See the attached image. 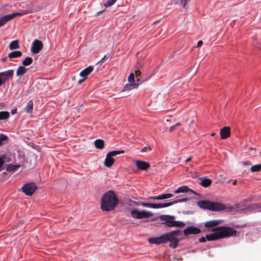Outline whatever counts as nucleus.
<instances>
[{
  "mask_svg": "<svg viewBox=\"0 0 261 261\" xmlns=\"http://www.w3.org/2000/svg\"><path fill=\"white\" fill-rule=\"evenodd\" d=\"M181 234L179 230H175L165 233L158 237H152L148 239V242L150 244L160 245L170 242L169 247L172 249L176 248L179 242L177 237Z\"/></svg>",
  "mask_w": 261,
  "mask_h": 261,
  "instance_id": "f257e3e1",
  "label": "nucleus"
},
{
  "mask_svg": "<svg viewBox=\"0 0 261 261\" xmlns=\"http://www.w3.org/2000/svg\"><path fill=\"white\" fill-rule=\"evenodd\" d=\"M119 200L115 193L110 190L105 193L101 199V209L103 211H113L117 205Z\"/></svg>",
  "mask_w": 261,
  "mask_h": 261,
  "instance_id": "f03ea898",
  "label": "nucleus"
},
{
  "mask_svg": "<svg viewBox=\"0 0 261 261\" xmlns=\"http://www.w3.org/2000/svg\"><path fill=\"white\" fill-rule=\"evenodd\" d=\"M229 213L232 214L242 213L251 211L261 212V204H252L250 205L236 204L233 206H229Z\"/></svg>",
  "mask_w": 261,
  "mask_h": 261,
  "instance_id": "7ed1b4c3",
  "label": "nucleus"
},
{
  "mask_svg": "<svg viewBox=\"0 0 261 261\" xmlns=\"http://www.w3.org/2000/svg\"><path fill=\"white\" fill-rule=\"evenodd\" d=\"M197 205L201 208L212 211H219L225 209L223 204L209 200L199 201L197 202Z\"/></svg>",
  "mask_w": 261,
  "mask_h": 261,
  "instance_id": "20e7f679",
  "label": "nucleus"
},
{
  "mask_svg": "<svg viewBox=\"0 0 261 261\" xmlns=\"http://www.w3.org/2000/svg\"><path fill=\"white\" fill-rule=\"evenodd\" d=\"M215 230L217 231L215 233L206 235V239L207 241H215L224 237H228V227H219L213 229V231Z\"/></svg>",
  "mask_w": 261,
  "mask_h": 261,
  "instance_id": "39448f33",
  "label": "nucleus"
},
{
  "mask_svg": "<svg viewBox=\"0 0 261 261\" xmlns=\"http://www.w3.org/2000/svg\"><path fill=\"white\" fill-rule=\"evenodd\" d=\"M160 219L164 222L162 224L167 227H182L185 225V223L182 221H175V217L170 215H161Z\"/></svg>",
  "mask_w": 261,
  "mask_h": 261,
  "instance_id": "423d86ee",
  "label": "nucleus"
},
{
  "mask_svg": "<svg viewBox=\"0 0 261 261\" xmlns=\"http://www.w3.org/2000/svg\"><path fill=\"white\" fill-rule=\"evenodd\" d=\"M130 215L133 218L141 219L148 218L153 216L152 213L146 211H139L137 209L130 212Z\"/></svg>",
  "mask_w": 261,
  "mask_h": 261,
  "instance_id": "0eeeda50",
  "label": "nucleus"
},
{
  "mask_svg": "<svg viewBox=\"0 0 261 261\" xmlns=\"http://www.w3.org/2000/svg\"><path fill=\"white\" fill-rule=\"evenodd\" d=\"M37 187L34 182L27 183L22 187V191L27 196H32L37 190Z\"/></svg>",
  "mask_w": 261,
  "mask_h": 261,
  "instance_id": "6e6552de",
  "label": "nucleus"
},
{
  "mask_svg": "<svg viewBox=\"0 0 261 261\" xmlns=\"http://www.w3.org/2000/svg\"><path fill=\"white\" fill-rule=\"evenodd\" d=\"M128 81L129 83L125 86L124 88L125 91L133 90V89L137 88L139 85V83L135 82V74L133 72L129 75Z\"/></svg>",
  "mask_w": 261,
  "mask_h": 261,
  "instance_id": "1a4fd4ad",
  "label": "nucleus"
},
{
  "mask_svg": "<svg viewBox=\"0 0 261 261\" xmlns=\"http://www.w3.org/2000/svg\"><path fill=\"white\" fill-rule=\"evenodd\" d=\"M14 70L13 69H9L5 71L0 72V76L3 81V84L9 80L12 79L14 75Z\"/></svg>",
  "mask_w": 261,
  "mask_h": 261,
  "instance_id": "9d476101",
  "label": "nucleus"
},
{
  "mask_svg": "<svg viewBox=\"0 0 261 261\" xmlns=\"http://www.w3.org/2000/svg\"><path fill=\"white\" fill-rule=\"evenodd\" d=\"M43 46V43L41 41L35 40L32 43L31 51L34 54H37L42 49Z\"/></svg>",
  "mask_w": 261,
  "mask_h": 261,
  "instance_id": "9b49d317",
  "label": "nucleus"
},
{
  "mask_svg": "<svg viewBox=\"0 0 261 261\" xmlns=\"http://www.w3.org/2000/svg\"><path fill=\"white\" fill-rule=\"evenodd\" d=\"M201 232V230L194 226H189L184 230V233L185 236H188L190 234H196Z\"/></svg>",
  "mask_w": 261,
  "mask_h": 261,
  "instance_id": "f8f14e48",
  "label": "nucleus"
},
{
  "mask_svg": "<svg viewBox=\"0 0 261 261\" xmlns=\"http://www.w3.org/2000/svg\"><path fill=\"white\" fill-rule=\"evenodd\" d=\"M136 166L140 170H147L150 167V164L145 161L137 160L136 162Z\"/></svg>",
  "mask_w": 261,
  "mask_h": 261,
  "instance_id": "ddd939ff",
  "label": "nucleus"
},
{
  "mask_svg": "<svg viewBox=\"0 0 261 261\" xmlns=\"http://www.w3.org/2000/svg\"><path fill=\"white\" fill-rule=\"evenodd\" d=\"M221 220H212L205 222L204 226L205 228H210L216 226L222 222Z\"/></svg>",
  "mask_w": 261,
  "mask_h": 261,
  "instance_id": "4468645a",
  "label": "nucleus"
},
{
  "mask_svg": "<svg viewBox=\"0 0 261 261\" xmlns=\"http://www.w3.org/2000/svg\"><path fill=\"white\" fill-rule=\"evenodd\" d=\"M93 69L94 67L92 65H90L81 71L80 73V75L83 77H84L85 79H87L88 75H89L93 71Z\"/></svg>",
  "mask_w": 261,
  "mask_h": 261,
  "instance_id": "2eb2a0df",
  "label": "nucleus"
},
{
  "mask_svg": "<svg viewBox=\"0 0 261 261\" xmlns=\"http://www.w3.org/2000/svg\"><path fill=\"white\" fill-rule=\"evenodd\" d=\"M187 192H190L193 194H196L194 191L190 189L186 186H183L179 187L174 191V193H185Z\"/></svg>",
  "mask_w": 261,
  "mask_h": 261,
  "instance_id": "dca6fc26",
  "label": "nucleus"
},
{
  "mask_svg": "<svg viewBox=\"0 0 261 261\" xmlns=\"http://www.w3.org/2000/svg\"><path fill=\"white\" fill-rule=\"evenodd\" d=\"M114 159L108 153L105 161V165L107 167H110L114 164Z\"/></svg>",
  "mask_w": 261,
  "mask_h": 261,
  "instance_id": "f3484780",
  "label": "nucleus"
},
{
  "mask_svg": "<svg viewBox=\"0 0 261 261\" xmlns=\"http://www.w3.org/2000/svg\"><path fill=\"white\" fill-rule=\"evenodd\" d=\"M22 55V53L21 51L17 50L12 51L8 54V58L11 60L13 58H19Z\"/></svg>",
  "mask_w": 261,
  "mask_h": 261,
  "instance_id": "a211bd4d",
  "label": "nucleus"
},
{
  "mask_svg": "<svg viewBox=\"0 0 261 261\" xmlns=\"http://www.w3.org/2000/svg\"><path fill=\"white\" fill-rule=\"evenodd\" d=\"M220 135L222 139L228 137V126H225L220 130Z\"/></svg>",
  "mask_w": 261,
  "mask_h": 261,
  "instance_id": "6ab92c4d",
  "label": "nucleus"
},
{
  "mask_svg": "<svg viewBox=\"0 0 261 261\" xmlns=\"http://www.w3.org/2000/svg\"><path fill=\"white\" fill-rule=\"evenodd\" d=\"M33 105L34 103L33 100H29L27 106L24 108L25 112L29 114L32 113L33 109Z\"/></svg>",
  "mask_w": 261,
  "mask_h": 261,
  "instance_id": "aec40b11",
  "label": "nucleus"
},
{
  "mask_svg": "<svg viewBox=\"0 0 261 261\" xmlns=\"http://www.w3.org/2000/svg\"><path fill=\"white\" fill-rule=\"evenodd\" d=\"M95 147L99 149H101L104 148L105 141L102 139H97L94 142Z\"/></svg>",
  "mask_w": 261,
  "mask_h": 261,
  "instance_id": "412c9836",
  "label": "nucleus"
},
{
  "mask_svg": "<svg viewBox=\"0 0 261 261\" xmlns=\"http://www.w3.org/2000/svg\"><path fill=\"white\" fill-rule=\"evenodd\" d=\"M27 69L23 66H20L17 69L16 75L18 76H21L25 74Z\"/></svg>",
  "mask_w": 261,
  "mask_h": 261,
  "instance_id": "4be33fe9",
  "label": "nucleus"
},
{
  "mask_svg": "<svg viewBox=\"0 0 261 261\" xmlns=\"http://www.w3.org/2000/svg\"><path fill=\"white\" fill-rule=\"evenodd\" d=\"M9 48L11 50H14L19 48V41L18 40H15L12 41L9 44Z\"/></svg>",
  "mask_w": 261,
  "mask_h": 261,
  "instance_id": "5701e85b",
  "label": "nucleus"
},
{
  "mask_svg": "<svg viewBox=\"0 0 261 261\" xmlns=\"http://www.w3.org/2000/svg\"><path fill=\"white\" fill-rule=\"evenodd\" d=\"M11 17L8 15H5L0 18V27L4 26L7 22L10 20Z\"/></svg>",
  "mask_w": 261,
  "mask_h": 261,
  "instance_id": "b1692460",
  "label": "nucleus"
},
{
  "mask_svg": "<svg viewBox=\"0 0 261 261\" xmlns=\"http://www.w3.org/2000/svg\"><path fill=\"white\" fill-rule=\"evenodd\" d=\"M212 184V180L209 178H201L200 184L204 187H207Z\"/></svg>",
  "mask_w": 261,
  "mask_h": 261,
  "instance_id": "393cba45",
  "label": "nucleus"
},
{
  "mask_svg": "<svg viewBox=\"0 0 261 261\" xmlns=\"http://www.w3.org/2000/svg\"><path fill=\"white\" fill-rule=\"evenodd\" d=\"M136 205H141L145 207H150L152 208H155L156 204L155 203H145V202H141L138 203L136 202Z\"/></svg>",
  "mask_w": 261,
  "mask_h": 261,
  "instance_id": "a878e982",
  "label": "nucleus"
},
{
  "mask_svg": "<svg viewBox=\"0 0 261 261\" xmlns=\"http://www.w3.org/2000/svg\"><path fill=\"white\" fill-rule=\"evenodd\" d=\"M10 117V113L7 111L0 112V120H6Z\"/></svg>",
  "mask_w": 261,
  "mask_h": 261,
  "instance_id": "bb28decb",
  "label": "nucleus"
},
{
  "mask_svg": "<svg viewBox=\"0 0 261 261\" xmlns=\"http://www.w3.org/2000/svg\"><path fill=\"white\" fill-rule=\"evenodd\" d=\"M19 165H14L12 164H9L7 167L6 170L8 172L15 171L18 168H19Z\"/></svg>",
  "mask_w": 261,
  "mask_h": 261,
  "instance_id": "cd10ccee",
  "label": "nucleus"
},
{
  "mask_svg": "<svg viewBox=\"0 0 261 261\" xmlns=\"http://www.w3.org/2000/svg\"><path fill=\"white\" fill-rule=\"evenodd\" d=\"M174 204V201L171 202L162 203V204H156L155 208L166 207L170 206Z\"/></svg>",
  "mask_w": 261,
  "mask_h": 261,
  "instance_id": "c85d7f7f",
  "label": "nucleus"
},
{
  "mask_svg": "<svg viewBox=\"0 0 261 261\" xmlns=\"http://www.w3.org/2000/svg\"><path fill=\"white\" fill-rule=\"evenodd\" d=\"M33 63V59L31 57H27L22 61V64L23 66L30 65Z\"/></svg>",
  "mask_w": 261,
  "mask_h": 261,
  "instance_id": "c756f323",
  "label": "nucleus"
},
{
  "mask_svg": "<svg viewBox=\"0 0 261 261\" xmlns=\"http://www.w3.org/2000/svg\"><path fill=\"white\" fill-rule=\"evenodd\" d=\"M250 170L252 172H259L261 171V164H257L252 166L250 168Z\"/></svg>",
  "mask_w": 261,
  "mask_h": 261,
  "instance_id": "7c9ffc66",
  "label": "nucleus"
},
{
  "mask_svg": "<svg viewBox=\"0 0 261 261\" xmlns=\"http://www.w3.org/2000/svg\"><path fill=\"white\" fill-rule=\"evenodd\" d=\"M125 151L123 150H113L112 151H110L108 152V153L111 156H114L120 154L124 153Z\"/></svg>",
  "mask_w": 261,
  "mask_h": 261,
  "instance_id": "2f4dec72",
  "label": "nucleus"
},
{
  "mask_svg": "<svg viewBox=\"0 0 261 261\" xmlns=\"http://www.w3.org/2000/svg\"><path fill=\"white\" fill-rule=\"evenodd\" d=\"M135 75L136 76V82L137 83H139V84H140L142 82H141L139 77L140 76H141V73L140 72V71L138 69L137 70H136L135 71Z\"/></svg>",
  "mask_w": 261,
  "mask_h": 261,
  "instance_id": "473e14b6",
  "label": "nucleus"
},
{
  "mask_svg": "<svg viewBox=\"0 0 261 261\" xmlns=\"http://www.w3.org/2000/svg\"><path fill=\"white\" fill-rule=\"evenodd\" d=\"M239 234V232L233 228L229 227V237H236L238 236Z\"/></svg>",
  "mask_w": 261,
  "mask_h": 261,
  "instance_id": "72a5a7b5",
  "label": "nucleus"
},
{
  "mask_svg": "<svg viewBox=\"0 0 261 261\" xmlns=\"http://www.w3.org/2000/svg\"><path fill=\"white\" fill-rule=\"evenodd\" d=\"M173 196V195L170 193H166V194H164L161 195V200H164L165 199H168V198L172 197Z\"/></svg>",
  "mask_w": 261,
  "mask_h": 261,
  "instance_id": "f704fd0d",
  "label": "nucleus"
},
{
  "mask_svg": "<svg viewBox=\"0 0 261 261\" xmlns=\"http://www.w3.org/2000/svg\"><path fill=\"white\" fill-rule=\"evenodd\" d=\"M8 139V137L4 134H0V146L2 145L3 142L6 141Z\"/></svg>",
  "mask_w": 261,
  "mask_h": 261,
  "instance_id": "c9c22d12",
  "label": "nucleus"
},
{
  "mask_svg": "<svg viewBox=\"0 0 261 261\" xmlns=\"http://www.w3.org/2000/svg\"><path fill=\"white\" fill-rule=\"evenodd\" d=\"M116 1L117 0H109L105 4V6L107 7H110L113 5Z\"/></svg>",
  "mask_w": 261,
  "mask_h": 261,
  "instance_id": "e433bc0d",
  "label": "nucleus"
},
{
  "mask_svg": "<svg viewBox=\"0 0 261 261\" xmlns=\"http://www.w3.org/2000/svg\"><path fill=\"white\" fill-rule=\"evenodd\" d=\"M5 158H5V155L0 156V169H1V168L3 167V166L4 165V164L5 163Z\"/></svg>",
  "mask_w": 261,
  "mask_h": 261,
  "instance_id": "4c0bfd02",
  "label": "nucleus"
},
{
  "mask_svg": "<svg viewBox=\"0 0 261 261\" xmlns=\"http://www.w3.org/2000/svg\"><path fill=\"white\" fill-rule=\"evenodd\" d=\"M8 15L11 17L10 20H11L16 16L21 15V14L20 13H14L12 14H8Z\"/></svg>",
  "mask_w": 261,
  "mask_h": 261,
  "instance_id": "58836bf2",
  "label": "nucleus"
},
{
  "mask_svg": "<svg viewBox=\"0 0 261 261\" xmlns=\"http://www.w3.org/2000/svg\"><path fill=\"white\" fill-rule=\"evenodd\" d=\"M152 150L151 147L150 146H146L143 147L142 150L141 152H147V151H151Z\"/></svg>",
  "mask_w": 261,
  "mask_h": 261,
  "instance_id": "ea45409f",
  "label": "nucleus"
},
{
  "mask_svg": "<svg viewBox=\"0 0 261 261\" xmlns=\"http://www.w3.org/2000/svg\"><path fill=\"white\" fill-rule=\"evenodd\" d=\"M188 199L187 198H182V199H178V200L174 201V204H175V203H178V202H186V201H188Z\"/></svg>",
  "mask_w": 261,
  "mask_h": 261,
  "instance_id": "a19ab883",
  "label": "nucleus"
},
{
  "mask_svg": "<svg viewBox=\"0 0 261 261\" xmlns=\"http://www.w3.org/2000/svg\"><path fill=\"white\" fill-rule=\"evenodd\" d=\"M109 56H108L107 55H105L104 57L99 61L98 63H100L101 64H102L107 59H108Z\"/></svg>",
  "mask_w": 261,
  "mask_h": 261,
  "instance_id": "79ce46f5",
  "label": "nucleus"
},
{
  "mask_svg": "<svg viewBox=\"0 0 261 261\" xmlns=\"http://www.w3.org/2000/svg\"><path fill=\"white\" fill-rule=\"evenodd\" d=\"M189 1V0H179L180 4L185 7L187 3Z\"/></svg>",
  "mask_w": 261,
  "mask_h": 261,
  "instance_id": "37998d69",
  "label": "nucleus"
},
{
  "mask_svg": "<svg viewBox=\"0 0 261 261\" xmlns=\"http://www.w3.org/2000/svg\"><path fill=\"white\" fill-rule=\"evenodd\" d=\"M206 237H202L199 239V242L200 243H204L206 241Z\"/></svg>",
  "mask_w": 261,
  "mask_h": 261,
  "instance_id": "c03bdc74",
  "label": "nucleus"
},
{
  "mask_svg": "<svg viewBox=\"0 0 261 261\" xmlns=\"http://www.w3.org/2000/svg\"><path fill=\"white\" fill-rule=\"evenodd\" d=\"M175 128H176V126H175V125L171 126L169 127V131L170 132H172L175 129Z\"/></svg>",
  "mask_w": 261,
  "mask_h": 261,
  "instance_id": "a18cd8bd",
  "label": "nucleus"
},
{
  "mask_svg": "<svg viewBox=\"0 0 261 261\" xmlns=\"http://www.w3.org/2000/svg\"><path fill=\"white\" fill-rule=\"evenodd\" d=\"M203 44V42L201 40L199 41L198 42H197V47H200Z\"/></svg>",
  "mask_w": 261,
  "mask_h": 261,
  "instance_id": "49530a36",
  "label": "nucleus"
},
{
  "mask_svg": "<svg viewBox=\"0 0 261 261\" xmlns=\"http://www.w3.org/2000/svg\"><path fill=\"white\" fill-rule=\"evenodd\" d=\"M11 113L12 115L15 114L17 113V109H12L11 111Z\"/></svg>",
  "mask_w": 261,
  "mask_h": 261,
  "instance_id": "de8ad7c7",
  "label": "nucleus"
},
{
  "mask_svg": "<svg viewBox=\"0 0 261 261\" xmlns=\"http://www.w3.org/2000/svg\"><path fill=\"white\" fill-rule=\"evenodd\" d=\"M86 80V79H85V78H84V77H83V79H81V80H79V81H78V82H77V83H78V84H82L83 82H84Z\"/></svg>",
  "mask_w": 261,
  "mask_h": 261,
  "instance_id": "09e8293b",
  "label": "nucleus"
},
{
  "mask_svg": "<svg viewBox=\"0 0 261 261\" xmlns=\"http://www.w3.org/2000/svg\"><path fill=\"white\" fill-rule=\"evenodd\" d=\"M174 125L176 126V127L177 126H181L182 123L181 122H178V123H176Z\"/></svg>",
  "mask_w": 261,
  "mask_h": 261,
  "instance_id": "8fccbe9b",
  "label": "nucleus"
},
{
  "mask_svg": "<svg viewBox=\"0 0 261 261\" xmlns=\"http://www.w3.org/2000/svg\"><path fill=\"white\" fill-rule=\"evenodd\" d=\"M155 200H161V195H159L158 196H155Z\"/></svg>",
  "mask_w": 261,
  "mask_h": 261,
  "instance_id": "3c124183",
  "label": "nucleus"
},
{
  "mask_svg": "<svg viewBox=\"0 0 261 261\" xmlns=\"http://www.w3.org/2000/svg\"><path fill=\"white\" fill-rule=\"evenodd\" d=\"M191 159H192V157H189V158H188L186 160V162H187H187H190V161L191 160Z\"/></svg>",
  "mask_w": 261,
  "mask_h": 261,
  "instance_id": "603ef678",
  "label": "nucleus"
},
{
  "mask_svg": "<svg viewBox=\"0 0 261 261\" xmlns=\"http://www.w3.org/2000/svg\"><path fill=\"white\" fill-rule=\"evenodd\" d=\"M149 199L155 200V196H154V197H150L149 198Z\"/></svg>",
  "mask_w": 261,
  "mask_h": 261,
  "instance_id": "864d4df0",
  "label": "nucleus"
},
{
  "mask_svg": "<svg viewBox=\"0 0 261 261\" xmlns=\"http://www.w3.org/2000/svg\"><path fill=\"white\" fill-rule=\"evenodd\" d=\"M7 58L6 57L2 59V62H5L7 60Z\"/></svg>",
  "mask_w": 261,
  "mask_h": 261,
  "instance_id": "5fc2aeb1",
  "label": "nucleus"
},
{
  "mask_svg": "<svg viewBox=\"0 0 261 261\" xmlns=\"http://www.w3.org/2000/svg\"><path fill=\"white\" fill-rule=\"evenodd\" d=\"M236 182H237V180H234L233 182H232V184L233 185H236Z\"/></svg>",
  "mask_w": 261,
  "mask_h": 261,
  "instance_id": "6e6d98bb",
  "label": "nucleus"
},
{
  "mask_svg": "<svg viewBox=\"0 0 261 261\" xmlns=\"http://www.w3.org/2000/svg\"><path fill=\"white\" fill-rule=\"evenodd\" d=\"M245 164H246V165H250V162H245Z\"/></svg>",
  "mask_w": 261,
  "mask_h": 261,
  "instance_id": "4d7b16f0",
  "label": "nucleus"
},
{
  "mask_svg": "<svg viewBox=\"0 0 261 261\" xmlns=\"http://www.w3.org/2000/svg\"><path fill=\"white\" fill-rule=\"evenodd\" d=\"M193 123V121H192L191 122H190V124H189V126H190L191 125H192V124Z\"/></svg>",
  "mask_w": 261,
  "mask_h": 261,
  "instance_id": "13d9d810",
  "label": "nucleus"
},
{
  "mask_svg": "<svg viewBox=\"0 0 261 261\" xmlns=\"http://www.w3.org/2000/svg\"><path fill=\"white\" fill-rule=\"evenodd\" d=\"M101 13H102V12L101 11V12H98L97 14H100Z\"/></svg>",
  "mask_w": 261,
  "mask_h": 261,
  "instance_id": "bf43d9fd",
  "label": "nucleus"
},
{
  "mask_svg": "<svg viewBox=\"0 0 261 261\" xmlns=\"http://www.w3.org/2000/svg\"><path fill=\"white\" fill-rule=\"evenodd\" d=\"M214 135H215V134H214V133H213V134L211 135V136H214Z\"/></svg>",
  "mask_w": 261,
  "mask_h": 261,
  "instance_id": "052dcab7",
  "label": "nucleus"
},
{
  "mask_svg": "<svg viewBox=\"0 0 261 261\" xmlns=\"http://www.w3.org/2000/svg\"><path fill=\"white\" fill-rule=\"evenodd\" d=\"M167 121L169 122V121H170V120L167 119Z\"/></svg>",
  "mask_w": 261,
  "mask_h": 261,
  "instance_id": "680f3d73",
  "label": "nucleus"
},
{
  "mask_svg": "<svg viewBox=\"0 0 261 261\" xmlns=\"http://www.w3.org/2000/svg\"><path fill=\"white\" fill-rule=\"evenodd\" d=\"M139 66V67H141V65L140 64Z\"/></svg>",
  "mask_w": 261,
  "mask_h": 261,
  "instance_id": "e2e57ef3",
  "label": "nucleus"
}]
</instances>
